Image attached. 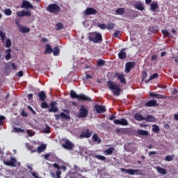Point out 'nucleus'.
<instances>
[{
	"label": "nucleus",
	"instance_id": "obj_10",
	"mask_svg": "<svg viewBox=\"0 0 178 178\" xmlns=\"http://www.w3.org/2000/svg\"><path fill=\"white\" fill-rule=\"evenodd\" d=\"M58 103L56 102H52L50 103V108L48 109V112L50 113L54 112L56 113V112H58L59 111V108H58Z\"/></svg>",
	"mask_w": 178,
	"mask_h": 178
},
{
	"label": "nucleus",
	"instance_id": "obj_61",
	"mask_svg": "<svg viewBox=\"0 0 178 178\" xmlns=\"http://www.w3.org/2000/svg\"><path fill=\"white\" fill-rule=\"evenodd\" d=\"M99 27L102 29V30H105L106 29V24H102L99 25Z\"/></svg>",
	"mask_w": 178,
	"mask_h": 178
},
{
	"label": "nucleus",
	"instance_id": "obj_5",
	"mask_svg": "<svg viewBox=\"0 0 178 178\" xmlns=\"http://www.w3.org/2000/svg\"><path fill=\"white\" fill-rule=\"evenodd\" d=\"M90 41L94 42V44H99L102 41V35L99 33H93L88 37Z\"/></svg>",
	"mask_w": 178,
	"mask_h": 178
},
{
	"label": "nucleus",
	"instance_id": "obj_27",
	"mask_svg": "<svg viewBox=\"0 0 178 178\" xmlns=\"http://www.w3.org/2000/svg\"><path fill=\"white\" fill-rule=\"evenodd\" d=\"M92 140H93L94 143L101 144V138H99V136H98V134H93V136H92Z\"/></svg>",
	"mask_w": 178,
	"mask_h": 178
},
{
	"label": "nucleus",
	"instance_id": "obj_15",
	"mask_svg": "<svg viewBox=\"0 0 178 178\" xmlns=\"http://www.w3.org/2000/svg\"><path fill=\"white\" fill-rule=\"evenodd\" d=\"M114 124H120L121 126H129V122L124 118H122L121 120H114Z\"/></svg>",
	"mask_w": 178,
	"mask_h": 178
},
{
	"label": "nucleus",
	"instance_id": "obj_11",
	"mask_svg": "<svg viewBox=\"0 0 178 178\" xmlns=\"http://www.w3.org/2000/svg\"><path fill=\"white\" fill-rule=\"evenodd\" d=\"M60 118L65 119V120H70V119H72L70 115H67L65 114V113H60V114L55 115L56 120H59Z\"/></svg>",
	"mask_w": 178,
	"mask_h": 178
},
{
	"label": "nucleus",
	"instance_id": "obj_46",
	"mask_svg": "<svg viewBox=\"0 0 178 178\" xmlns=\"http://www.w3.org/2000/svg\"><path fill=\"white\" fill-rule=\"evenodd\" d=\"M175 158V155H167L165 156V161L167 162H172V161H173V159Z\"/></svg>",
	"mask_w": 178,
	"mask_h": 178
},
{
	"label": "nucleus",
	"instance_id": "obj_29",
	"mask_svg": "<svg viewBox=\"0 0 178 178\" xmlns=\"http://www.w3.org/2000/svg\"><path fill=\"white\" fill-rule=\"evenodd\" d=\"M47 149V145L44 144H42L40 146L38 147L37 151L38 154H41V152H44Z\"/></svg>",
	"mask_w": 178,
	"mask_h": 178
},
{
	"label": "nucleus",
	"instance_id": "obj_57",
	"mask_svg": "<svg viewBox=\"0 0 178 178\" xmlns=\"http://www.w3.org/2000/svg\"><path fill=\"white\" fill-rule=\"evenodd\" d=\"M14 129L15 131H17V133H24V129H22V128L15 127Z\"/></svg>",
	"mask_w": 178,
	"mask_h": 178
},
{
	"label": "nucleus",
	"instance_id": "obj_52",
	"mask_svg": "<svg viewBox=\"0 0 178 178\" xmlns=\"http://www.w3.org/2000/svg\"><path fill=\"white\" fill-rule=\"evenodd\" d=\"M0 37L2 42H3L5 38H6V34H5V33H3L2 31H0Z\"/></svg>",
	"mask_w": 178,
	"mask_h": 178
},
{
	"label": "nucleus",
	"instance_id": "obj_40",
	"mask_svg": "<svg viewBox=\"0 0 178 178\" xmlns=\"http://www.w3.org/2000/svg\"><path fill=\"white\" fill-rule=\"evenodd\" d=\"M159 77V74L158 73H154L150 76L149 79L145 81V83H148V81H151V80H154V79H158Z\"/></svg>",
	"mask_w": 178,
	"mask_h": 178
},
{
	"label": "nucleus",
	"instance_id": "obj_39",
	"mask_svg": "<svg viewBox=\"0 0 178 178\" xmlns=\"http://www.w3.org/2000/svg\"><path fill=\"white\" fill-rule=\"evenodd\" d=\"M53 55L54 56H58V55H59V46H56L54 49H53Z\"/></svg>",
	"mask_w": 178,
	"mask_h": 178
},
{
	"label": "nucleus",
	"instance_id": "obj_1",
	"mask_svg": "<svg viewBox=\"0 0 178 178\" xmlns=\"http://www.w3.org/2000/svg\"><path fill=\"white\" fill-rule=\"evenodd\" d=\"M53 166H54V168H56V170H51L50 175H51V177L62 178V177H60V175H62V172L60 171V169H63V170H66V169H67L66 165H63L62 166H60L58 163H54Z\"/></svg>",
	"mask_w": 178,
	"mask_h": 178
},
{
	"label": "nucleus",
	"instance_id": "obj_59",
	"mask_svg": "<svg viewBox=\"0 0 178 178\" xmlns=\"http://www.w3.org/2000/svg\"><path fill=\"white\" fill-rule=\"evenodd\" d=\"M24 16H28L29 17H31V11H24Z\"/></svg>",
	"mask_w": 178,
	"mask_h": 178
},
{
	"label": "nucleus",
	"instance_id": "obj_44",
	"mask_svg": "<svg viewBox=\"0 0 178 178\" xmlns=\"http://www.w3.org/2000/svg\"><path fill=\"white\" fill-rule=\"evenodd\" d=\"M95 158H96V159H98L99 161H106V157L99 154L95 155Z\"/></svg>",
	"mask_w": 178,
	"mask_h": 178
},
{
	"label": "nucleus",
	"instance_id": "obj_35",
	"mask_svg": "<svg viewBox=\"0 0 178 178\" xmlns=\"http://www.w3.org/2000/svg\"><path fill=\"white\" fill-rule=\"evenodd\" d=\"M59 161V158H58L55 154H50V162H58Z\"/></svg>",
	"mask_w": 178,
	"mask_h": 178
},
{
	"label": "nucleus",
	"instance_id": "obj_23",
	"mask_svg": "<svg viewBox=\"0 0 178 178\" xmlns=\"http://www.w3.org/2000/svg\"><path fill=\"white\" fill-rule=\"evenodd\" d=\"M149 97H153L154 98H157V99H162V98H165V96L163 95L156 94L154 92H151L149 94Z\"/></svg>",
	"mask_w": 178,
	"mask_h": 178
},
{
	"label": "nucleus",
	"instance_id": "obj_33",
	"mask_svg": "<svg viewBox=\"0 0 178 178\" xmlns=\"http://www.w3.org/2000/svg\"><path fill=\"white\" fill-rule=\"evenodd\" d=\"M42 131L44 134H49V133H51V127H49L47 124H46L45 127L42 129Z\"/></svg>",
	"mask_w": 178,
	"mask_h": 178
},
{
	"label": "nucleus",
	"instance_id": "obj_34",
	"mask_svg": "<svg viewBox=\"0 0 178 178\" xmlns=\"http://www.w3.org/2000/svg\"><path fill=\"white\" fill-rule=\"evenodd\" d=\"M113 151H115V148L110 147L106 150L104 151V155H112L113 154Z\"/></svg>",
	"mask_w": 178,
	"mask_h": 178
},
{
	"label": "nucleus",
	"instance_id": "obj_13",
	"mask_svg": "<svg viewBox=\"0 0 178 178\" xmlns=\"http://www.w3.org/2000/svg\"><path fill=\"white\" fill-rule=\"evenodd\" d=\"M158 102L156 99H151L145 103V106H147L148 108L158 106Z\"/></svg>",
	"mask_w": 178,
	"mask_h": 178
},
{
	"label": "nucleus",
	"instance_id": "obj_2",
	"mask_svg": "<svg viewBox=\"0 0 178 178\" xmlns=\"http://www.w3.org/2000/svg\"><path fill=\"white\" fill-rule=\"evenodd\" d=\"M107 86L114 95H116V97L120 95L121 89L120 87H119V85L115 84V82L112 81H108Z\"/></svg>",
	"mask_w": 178,
	"mask_h": 178
},
{
	"label": "nucleus",
	"instance_id": "obj_63",
	"mask_svg": "<svg viewBox=\"0 0 178 178\" xmlns=\"http://www.w3.org/2000/svg\"><path fill=\"white\" fill-rule=\"evenodd\" d=\"M119 34H120V31H116L114 33V37H115V38H119Z\"/></svg>",
	"mask_w": 178,
	"mask_h": 178
},
{
	"label": "nucleus",
	"instance_id": "obj_12",
	"mask_svg": "<svg viewBox=\"0 0 178 178\" xmlns=\"http://www.w3.org/2000/svg\"><path fill=\"white\" fill-rule=\"evenodd\" d=\"M98 13V11L95 10L94 8H87L84 11V15L86 16H90V15H97Z\"/></svg>",
	"mask_w": 178,
	"mask_h": 178
},
{
	"label": "nucleus",
	"instance_id": "obj_42",
	"mask_svg": "<svg viewBox=\"0 0 178 178\" xmlns=\"http://www.w3.org/2000/svg\"><path fill=\"white\" fill-rule=\"evenodd\" d=\"M62 29H63V24L58 22L56 24L55 30H56V31H59V30H62Z\"/></svg>",
	"mask_w": 178,
	"mask_h": 178
},
{
	"label": "nucleus",
	"instance_id": "obj_45",
	"mask_svg": "<svg viewBox=\"0 0 178 178\" xmlns=\"http://www.w3.org/2000/svg\"><path fill=\"white\" fill-rule=\"evenodd\" d=\"M26 147H27V149H29V151H31V152H36V149H34V147H33V145H29V144H26Z\"/></svg>",
	"mask_w": 178,
	"mask_h": 178
},
{
	"label": "nucleus",
	"instance_id": "obj_24",
	"mask_svg": "<svg viewBox=\"0 0 178 178\" xmlns=\"http://www.w3.org/2000/svg\"><path fill=\"white\" fill-rule=\"evenodd\" d=\"M124 51H126V49H122L118 54V57L120 59H126V58H127V54H126Z\"/></svg>",
	"mask_w": 178,
	"mask_h": 178
},
{
	"label": "nucleus",
	"instance_id": "obj_56",
	"mask_svg": "<svg viewBox=\"0 0 178 178\" xmlns=\"http://www.w3.org/2000/svg\"><path fill=\"white\" fill-rule=\"evenodd\" d=\"M41 108H42V109H47V108H49L48 104H47V102H42Z\"/></svg>",
	"mask_w": 178,
	"mask_h": 178
},
{
	"label": "nucleus",
	"instance_id": "obj_32",
	"mask_svg": "<svg viewBox=\"0 0 178 178\" xmlns=\"http://www.w3.org/2000/svg\"><path fill=\"white\" fill-rule=\"evenodd\" d=\"M10 52H12V49H8L6 50V54H7L5 56L6 60H10V59L12 58V54H10Z\"/></svg>",
	"mask_w": 178,
	"mask_h": 178
},
{
	"label": "nucleus",
	"instance_id": "obj_26",
	"mask_svg": "<svg viewBox=\"0 0 178 178\" xmlns=\"http://www.w3.org/2000/svg\"><path fill=\"white\" fill-rule=\"evenodd\" d=\"M19 31L23 34H26V33H30V29L27 28L26 26H19Z\"/></svg>",
	"mask_w": 178,
	"mask_h": 178
},
{
	"label": "nucleus",
	"instance_id": "obj_20",
	"mask_svg": "<svg viewBox=\"0 0 178 178\" xmlns=\"http://www.w3.org/2000/svg\"><path fill=\"white\" fill-rule=\"evenodd\" d=\"M4 163L7 166H16V159L11 157L10 161H6Z\"/></svg>",
	"mask_w": 178,
	"mask_h": 178
},
{
	"label": "nucleus",
	"instance_id": "obj_16",
	"mask_svg": "<svg viewBox=\"0 0 178 178\" xmlns=\"http://www.w3.org/2000/svg\"><path fill=\"white\" fill-rule=\"evenodd\" d=\"M115 133H117V134H129V133H130V131L129 130L128 128H117L115 129Z\"/></svg>",
	"mask_w": 178,
	"mask_h": 178
},
{
	"label": "nucleus",
	"instance_id": "obj_6",
	"mask_svg": "<svg viewBox=\"0 0 178 178\" xmlns=\"http://www.w3.org/2000/svg\"><path fill=\"white\" fill-rule=\"evenodd\" d=\"M121 172L127 173V175H131V176L134 175H139L140 176H143V170H134V169H126L124 168H122Z\"/></svg>",
	"mask_w": 178,
	"mask_h": 178
},
{
	"label": "nucleus",
	"instance_id": "obj_41",
	"mask_svg": "<svg viewBox=\"0 0 178 178\" xmlns=\"http://www.w3.org/2000/svg\"><path fill=\"white\" fill-rule=\"evenodd\" d=\"M152 127V131L154 133H159V131H161V129H159V126L156 124H153Z\"/></svg>",
	"mask_w": 178,
	"mask_h": 178
},
{
	"label": "nucleus",
	"instance_id": "obj_36",
	"mask_svg": "<svg viewBox=\"0 0 178 178\" xmlns=\"http://www.w3.org/2000/svg\"><path fill=\"white\" fill-rule=\"evenodd\" d=\"M139 136H148L149 134L146 130L139 129L137 131Z\"/></svg>",
	"mask_w": 178,
	"mask_h": 178
},
{
	"label": "nucleus",
	"instance_id": "obj_8",
	"mask_svg": "<svg viewBox=\"0 0 178 178\" xmlns=\"http://www.w3.org/2000/svg\"><path fill=\"white\" fill-rule=\"evenodd\" d=\"M88 116V109H87L84 106H81L79 109V113L78 114V118H87Z\"/></svg>",
	"mask_w": 178,
	"mask_h": 178
},
{
	"label": "nucleus",
	"instance_id": "obj_37",
	"mask_svg": "<svg viewBox=\"0 0 178 178\" xmlns=\"http://www.w3.org/2000/svg\"><path fill=\"white\" fill-rule=\"evenodd\" d=\"M115 13L117 15H120V16L123 15L124 14V8H119L117 10H115Z\"/></svg>",
	"mask_w": 178,
	"mask_h": 178
},
{
	"label": "nucleus",
	"instance_id": "obj_47",
	"mask_svg": "<svg viewBox=\"0 0 178 178\" xmlns=\"http://www.w3.org/2000/svg\"><path fill=\"white\" fill-rule=\"evenodd\" d=\"M161 32L165 37H168L169 38H170V33H169V31H168V30L163 29L161 31Z\"/></svg>",
	"mask_w": 178,
	"mask_h": 178
},
{
	"label": "nucleus",
	"instance_id": "obj_38",
	"mask_svg": "<svg viewBox=\"0 0 178 178\" xmlns=\"http://www.w3.org/2000/svg\"><path fill=\"white\" fill-rule=\"evenodd\" d=\"M53 52V49H52V47H51V45H49V44H47L46 45V49H45V51H44V54H52Z\"/></svg>",
	"mask_w": 178,
	"mask_h": 178
},
{
	"label": "nucleus",
	"instance_id": "obj_54",
	"mask_svg": "<svg viewBox=\"0 0 178 178\" xmlns=\"http://www.w3.org/2000/svg\"><path fill=\"white\" fill-rule=\"evenodd\" d=\"M6 119V118L3 115H0V126H3V121Z\"/></svg>",
	"mask_w": 178,
	"mask_h": 178
},
{
	"label": "nucleus",
	"instance_id": "obj_55",
	"mask_svg": "<svg viewBox=\"0 0 178 178\" xmlns=\"http://www.w3.org/2000/svg\"><path fill=\"white\" fill-rule=\"evenodd\" d=\"M26 133H27L28 136H29V137H33V136H34L35 134V132L31 131V130H30V129L26 130Z\"/></svg>",
	"mask_w": 178,
	"mask_h": 178
},
{
	"label": "nucleus",
	"instance_id": "obj_48",
	"mask_svg": "<svg viewBox=\"0 0 178 178\" xmlns=\"http://www.w3.org/2000/svg\"><path fill=\"white\" fill-rule=\"evenodd\" d=\"M97 66H100V67L105 66V60L102 59H99L97 61Z\"/></svg>",
	"mask_w": 178,
	"mask_h": 178
},
{
	"label": "nucleus",
	"instance_id": "obj_50",
	"mask_svg": "<svg viewBox=\"0 0 178 178\" xmlns=\"http://www.w3.org/2000/svg\"><path fill=\"white\" fill-rule=\"evenodd\" d=\"M10 47H12V40H10V39H7L6 42V47L10 48Z\"/></svg>",
	"mask_w": 178,
	"mask_h": 178
},
{
	"label": "nucleus",
	"instance_id": "obj_30",
	"mask_svg": "<svg viewBox=\"0 0 178 178\" xmlns=\"http://www.w3.org/2000/svg\"><path fill=\"white\" fill-rule=\"evenodd\" d=\"M156 169L158 173H159L160 175H166V173H168L166 169L162 168V167L157 166Z\"/></svg>",
	"mask_w": 178,
	"mask_h": 178
},
{
	"label": "nucleus",
	"instance_id": "obj_7",
	"mask_svg": "<svg viewBox=\"0 0 178 178\" xmlns=\"http://www.w3.org/2000/svg\"><path fill=\"white\" fill-rule=\"evenodd\" d=\"M63 141L64 143H62V147L65 149L70 150V149H73V148H74V145H73V143L68 139L63 140Z\"/></svg>",
	"mask_w": 178,
	"mask_h": 178
},
{
	"label": "nucleus",
	"instance_id": "obj_9",
	"mask_svg": "<svg viewBox=\"0 0 178 178\" xmlns=\"http://www.w3.org/2000/svg\"><path fill=\"white\" fill-rule=\"evenodd\" d=\"M92 136V132L90 129H83L79 135L80 138H90Z\"/></svg>",
	"mask_w": 178,
	"mask_h": 178
},
{
	"label": "nucleus",
	"instance_id": "obj_14",
	"mask_svg": "<svg viewBox=\"0 0 178 178\" xmlns=\"http://www.w3.org/2000/svg\"><path fill=\"white\" fill-rule=\"evenodd\" d=\"M21 8H24V9H34V6H33V4H31L30 2H29V1L27 0H24L22 5H21Z\"/></svg>",
	"mask_w": 178,
	"mask_h": 178
},
{
	"label": "nucleus",
	"instance_id": "obj_25",
	"mask_svg": "<svg viewBox=\"0 0 178 178\" xmlns=\"http://www.w3.org/2000/svg\"><path fill=\"white\" fill-rule=\"evenodd\" d=\"M159 8V5H158L157 2L153 1L150 4V10H152V12H155L156 9H158Z\"/></svg>",
	"mask_w": 178,
	"mask_h": 178
},
{
	"label": "nucleus",
	"instance_id": "obj_62",
	"mask_svg": "<svg viewBox=\"0 0 178 178\" xmlns=\"http://www.w3.org/2000/svg\"><path fill=\"white\" fill-rule=\"evenodd\" d=\"M147 76H148V74H147V72L143 71L142 73V79H147Z\"/></svg>",
	"mask_w": 178,
	"mask_h": 178
},
{
	"label": "nucleus",
	"instance_id": "obj_19",
	"mask_svg": "<svg viewBox=\"0 0 178 178\" xmlns=\"http://www.w3.org/2000/svg\"><path fill=\"white\" fill-rule=\"evenodd\" d=\"M134 67V63L128 62L125 65V72L126 73H130L131 69Z\"/></svg>",
	"mask_w": 178,
	"mask_h": 178
},
{
	"label": "nucleus",
	"instance_id": "obj_28",
	"mask_svg": "<svg viewBox=\"0 0 178 178\" xmlns=\"http://www.w3.org/2000/svg\"><path fill=\"white\" fill-rule=\"evenodd\" d=\"M38 96L39 97L40 99L42 100L43 102L44 101H45V99H47V95L44 91L39 92Z\"/></svg>",
	"mask_w": 178,
	"mask_h": 178
},
{
	"label": "nucleus",
	"instance_id": "obj_21",
	"mask_svg": "<svg viewBox=\"0 0 178 178\" xmlns=\"http://www.w3.org/2000/svg\"><path fill=\"white\" fill-rule=\"evenodd\" d=\"M146 122H149L150 123H155L156 122V118L154 115H148L145 118Z\"/></svg>",
	"mask_w": 178,
	"mask_h": 178
},
{
	"label": "nucleus",
	"instance_id": "obj_51",
	"mask_svg": "<svg viewBox=\"0 0 178 178\" xmlns=\"http://www.w3.org/2000/svg\"><path fill=\"white\" fill-rule=\"evenodd\" d=\"M4 14L6 16H10V15H12V10H10V8H7L4 10Z\"/></svg>",
	"mask_w": 178,
	"mask_h": 178
},
{
	"label": "nucleus",
	"instance_id": "obj_18",
	"mask_svg": "<svg viewBox=\"0 0 178 178\" xmlns=\"http://www.w3.org/2000/svg\"><path fill=\"white\" fill-rule=\"evenodd\" d=\"M124 74L120 73H115V76L118 77V80H120L121 84H126V78H124Z\"/></svg>",
	"mask_w": 178,
	"mask_h": 178
},
{
	"label": "nucleus",
	"instance_id": "obj_4",
	"mask_svg": "<svg viewBox=\"0 0 178 178\" xmlns=\"http://www.w3.org/2000/svg\"><path fill=\"white\" fill-rule=\"evenodd\" d=\"M47 10L53 15H58L60 12V6L56 3H51L47 7Z\"/></svg>",
	"mask_w": 178,
	"mask_h": 178
},
{
	"label": "nucleus",
	"instance_id": "obj_3",
	"mask_svg": "<svg viewBox=\"0 0 178 178\" xmlns=\"http://www.w3.org/2000/svg\"><path fill=\"white\" fill-rule=\"evenodd\" d=\"M70 95L71 98H74L75 99H79V101H88V102H92L91 98H90L89 97L83 94L77 95V93H76L74 90H71Z\"/></svg>",
	"mask_w": 178,
	"mask_h": 178
},
{
	"label": "nucleus",
	"instance_id": "obj_17",
	"mask_svg": "<svg viewBox=\"0 0 178 178\" xmlns=\"http://www.w3.org/2000/svg\"><path fill=\"white\" fill-rule=\"evenodd\" d=\"M95 108L97 113H105V112H106V108H105L104 106L96 104Z\"/></svg>",
	"mask_w": 178,
	"mask_h": 178
},
{
	"label": "nucleus",
	"instance_id": "obj_53",
	"mask_svg": "<svg viewBox=\"0 0 178 178\" xmlns=\"http://www.w3.org/2000/svg\"><path fill=\"white\" fill-rule=\"evenodd\" d=\"M17 16H18V17H24V10H22V11H17Z\"/></svg>",
	"mask_w": 178,
	"mask_h": 178
},
{
	"label": "nucleus",
	"instance_id": "obj_31",
	"mask_svg": "<svg viewBox=\"0 0 178 178\" xmlns=\"http://www.w3.org/2000/svg\"><path fill=\"white\" fill-rule=\"evenodd\" d=\"M134 8L136 9H138V10L143 11L145 9L144 5L141 3V2H138L136 4L134 5Z\"/></svg>",
	"mask_w": 178,
	"mask_h": 178
},
{
	"label": "nucleus",
	"instance_id": "obj_22",
	"mask_svg": "<svg viewBox=\"0 0 178 178\" xmlns=\"http://www.w3.org/2000/svg\"><path fill=\"white\" fill-rule=\"evenodd\" d=\"M134 119L135 120H137L138 122H142V120H145V118L141 115V113H138L134 115Z\"/></svg>",
	"mask_w": 178,
	"mask_h": 178
},
{
	"label": "nucleus",
	"instance_id": "obj_60",
	"mask_svg": "<svg viewBox=\"0 0 178 178\" xmlns=\"http://www.w3.org/2000/svg\"><path fill=\"white\" fill-rule=\"evenodd\" d=\"M44 159H46V161H49V159L51 158V154H44Z\"/></svg>",
	"mask_w": 178,
	"mask_h": 178
},
{
	"label": "nucleus",
	"instance_id": "obj_64",
	"mask_svg": "<svg viewBox=\"0 0 178 178\" xmlns=\"http://www.w3.org/2000/svg\"><path fill=\"white\" fill-rule=\"evenodd\" d=\"M156 59H158V56L155 54L152 56V60H156Z\"/></svg>",
	"mask_w": 178,
	"mask_h": 178
},
{
	"label": "nucleus",
	"instance_id": "obj_43",
	"mask_svg": "<svg viewBox=\"0 0 178 178\" xmlns=\"http://www.w3.org/2000/svg\"><path fill=\"white\" fill-rule=\"evenodd\" d=\"M75 170V172H80L81 173H83V170L80 168L77 165H74L73 168L72 169L71 171Z\"/></svg>",
	"mask_w": 178,
	"mask_h": 178
},
{
	"label": "nucleus",
	"instance_id": "obj_58",
	"mask_svg": "<svg viewBox=\"0 0 178 178\" xmlns=\"http://www.w3.org/2000/svg\"><path fill=\"white\" fill-rule=\"evenodd\" d=\"M31 175H32V176H33V177H35V178H41V177H40V174H38V172H31Z\"/></svg>",
	"mask_w": 178,
	"mask_h": 178
},
{
	"label": "nucleus",
	"instance_id": "obj_49",
	"mask_svg": "<svg viewBox=\"0 0 178 178\" xmlns=\"http://www.w3.org/2000/svg\"><path fill=\"white\" fill-rule=\"evenodd\" d=\"M107 30H113L115 29V25L113 23H109L106 25Z\"/></svg>",
	"mask_w": 178,
	"mask_h": 178
}]
</instances>
